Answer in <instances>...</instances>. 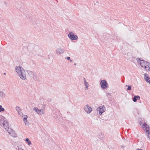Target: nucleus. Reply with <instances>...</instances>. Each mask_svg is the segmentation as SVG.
I'll use <instances>...</instances> for the list:
<instances>
[{"mask_svg": "<svg viewBox=\"0 0 150 150\" xmlns=\"http://www.w3.org/2000/svg\"><path fill=\"white\" fill-rule=\"evenodd\" d=\"M0 125L1 127L3 126L7 130L11 136L14 137H17V135L14 131L9 127L8 122L6 118L2 116L0 117Z\"/></svg>", "mask_w": 150, "mask_h": 150, "instance_id": "nucleus-1", "label": "nucleus"}, {"mask_svg": "<svg viewBox=\"0 0 150 150\" xmlns=\"http://www.w3.org/2000/svg\"><path fill=\"white\" fill-rule=\"evenodd\" d=\"M16 71L19 74L20 78L23 80H25L26 79V74L24 69L20 66L16 67Z\"/></svg>", "mask_w": 150, "mask_h": 150, "instance_id": "nucleus-2", "label": "nucleus"}, {"mask_svg": "<svg viewBox=\"0 0 150 150\" xmlns=\"http://www.w3.org/2000/svg\"><path fill=\"white\" fill-rule=\"evenodd\" d=\"M68 36L71 40H76L78 39V36L74 34L73 32L69 33L68 35Z\"/></svg>", "mask_w": 150, "mask_h": 150, "instance_id": "nucleus-3", "label": "nucleus"}, {"mask_svg": "<svg viewBox=\"0 0 150 150\" xmlns=\"http://www.w3.org/2000/svg\"><path fill=\"white\" fill-rule=\"evenodd\" d=\"M137 60L140 64L141 67H144L145 69H146L147 67L145 66V61L144 60L141 59L140 58H137Z\"/></svg>", "mask_w": 150, "mask_h": 150, "instance_id": "nucleus-4", "label": "nucleus"}, {"mask_svg": "<svg viewBox=\"0 0 150 150\" xmlns=\"http://www.w3.org/2000/svg\"><path fill=\"white\" fill-rule=\"evenodd\" d=\"M100 86L102 88L106 89L108 88V84L105 80H102L100 82Z\"/></svg>", "mask_w": 150, "mask_h": 150, "instance_id": "nucleus-5", "label": "nucleus"}, {"mask_svg": "<svg viewBox=\"0 0 150 150\" xmlns=\"http://www.w3.org/2000/svg\"><path fill=\"white\" fill-rule=\"evenodd\" d=\"M105 107L104 105H103L102 106H100L98 107L97 109V110L99 111V114L101 115L105 111Z\"/></svg>", "mask_w": 150, "mask_h": 150, "instance_id": "nucleus-6", "label": "nucleus"}, {"mask_svg": "<svg viewBox=\"0 0 150 150\" xmlns=\"http://www.w3.org/2000/svg\"><path fill=\"white\" fill-rule=\"evenodd\" d=\"M84 109L85 111L87 113H90L92 109L91 107L89 106L88 105H86L84 107Z\"/></svg>", "mask_w": 150, "mask_h": 150, "instance_id": "nucleus-7", "label": "nucleus"}, {"mask_svg": "<svg viewBox=\"0 0 150 150\" xmlns=\"http://www.w3.org/2000/svg\"><path fill=\"white\" fill-rule=\"evenodd\" d=\"M64 51V50L61 47L58 48L56 50V53L57 54H61L63 53Z\"/></svg>", "mask_w": 150, "mask_h": 150, "instance_id": "nucleus-8", "label": "nucleus"}, {"mask_svg": "<svg viewBox=\"0 0 150 150\" xmlns=\"http://www.w3.org/2000/svg\"><path fill=\"white\" fill-rule=\"evenodd\" d=\"M33 110L37 112L38 114H43L42 109L40 110L38 108L35 107L33 108Z\"/></svg>", "mask_w": 150, "mask_h": 150, "instance_id": "nucleus-9", "label": "nucleus"}, {"mask_svg": "<svg viewBox=\"0 0 150 150\" xmlns=\"http://www.w3.org/2000/svg\"><path fill=\"white\" fill-rule=\"evenodd\" d=\"M144 79H145L146 82L148 83L150 82V78L149 77L148 74L146 73L144 74Z\"/></svg>", "mask_w": 150, "mask_h": 150, "instance_id": "nucleus-10", "label": "nucleus"}, {"mask_svg": "<svg viewBox=\"0 0 150 150\" xmlns=\"http://www.w3.org/2000/svg\"><path fill=\"white\" fill-rule=\"evenodd\" d=\"M140 98V97L139 96H135L133 98L132 100L134 102H136L137 100H139Z\"/></svg>", "mask_w": 150, "mask_h": 150, "instance_id": "nucleus-11", "label": "nucleus"}, {"mask_svg": "<svg viewBox=\"0 0 150 150\" xmlns=\"http://www.w3.org/2000/svg\"><path fill=\"white\" fill-rule=\"evenodd\" d=\"M83 79L84 82V84L85 86H86V88L88 89V84L86 82L85 78L83 77Z\"/></svg>", "mask_w": 150, "mask_h": 150, "instance_id": "nucleus-12", "label": "nucleus"}, {"mask_svg": "<svg viewBox=\"0 0 150 150\" xmlns=\"http://www.w3.org/2000/svg\"><path fill=\"white\" fill-rule=\"evenodd\" d=\"M24 116L25 117L23 118V120L24 123L26 125H27V122L28 116L26 115H25Z\"/></svg>", "mask_w": 150, "mask_h": 150, "instance_id": "nucleus-13", "label": "nucleus"}, {"mask_svg": "<svg viewBox=\"0 0 150 150\" xmlns=\"http://www.w3.org/2000/svg\"><path fill=\"white\" fill-rule=\"evenodd\" d=\"M25 141L27 142L28 143V144L29 146L32 144L31 142L30 141L29 139L28 138H26L25 140Z\"/></svg>", "mask_w": 150, "mask_h": 150, "instance_id": "nucleus-14", "label": "nucleus"}, {"mask_svg": "<svg viewBox=\"0 0 150 150\" xmlns=\"http://www.w3.org/2000/svg\"><path fill=\"white\" fill-rule=\"evenodd\" d=\"M146 132L147 135L150 140V131L149 130H146Z\"/></svg>", "mask_w": 150, "mask_h": 150, "instance_id": "nucleus-15", "label": "nucleus"}, {"mask_svg": "<svg viewBox=\"0 0 150 150\" xmlns=\"http://www.w3.org/2000/svg\"><path fill=\"white\" fill-rule=\"evenodd\" d=\"M0 96L2 98H4L5 96V94L2 91L0 92Z\"/></svg>", "mask_w": 150, "mask_h": 150, "instance_id": "nucleus-16", "label": "nucleus"}, {"mask_svg": "<svg viewBox=\"0 0 150 150\" xmlns=\"http://www.w3.org/2000/svg\"><path fill=\"white\" fill-rule=\"evenodd\" d=\"M16 110L18 112V113H19V112L21 110L20 108L17 106L16 107Z\"/></svg>", "mask_w": 150, "mask_h": 150, "instance_id": "nucleus-17", "label": "nucleus"}, {"mask_svg": "<svg viewBox=\"0 0 150 150\" xmlns=\"http://www.w3.org/2000/svg\"><path fill=\"white\" fill-rule=\"evenodd\" d=\"M145 61V66H146V67L147 66L148 67H149V66L150 65V63H149V62L146 61Z\"/></svg>", "mask_w": 150, "mask_h": 150, "instance_id": "nucleus-18", "label": "nucleus"}, {"mask_svg": "<svg viewBox=\"0 0 150 150\" xmlns=\"http://www.w3.org/2000/svg\"><path fill=\"white\" fill-rule=\"evenodd\" d=\"M4 109L2 108V106L1 105H0V111H4Z\"/></svg>", "mask_w": 150, "mask_h": 150, "instance_id": "nucleus-19", "label": "nucleus"}, {"mask_svg": "<svg viewBox=\"0 0 150 150\" xmlns=\"http://www.w3.org/2000/svg\"><path fill=\"white\" fill-rule=\"evenodd\" d=\"M125 86H126V87L127 86L128 88H127V91H129V90H131V86H130L129 85H126Z\"/></svg>", "mask_w": 150, "mask_h": 150, "instance_id": "nucleus-20", "label": "nucleus"}, {"mask_svg": "<svg viewBox=\"0 0 150 150\" xmlns=\"http://www.w3.org/2000/svg\"><path fill=\"white\" fill-rule=\"evenodd\" d=\"M70 57H66L65 58L67 59L68 60H69L70 62H72V60L70 59Z\"/></svg>", "mask_w": 150, "mask_h": 150, "instance_id": "nucleus-21", "label": "nucleus"}, {"mask_svg": "<svg viewBox=\"0 0 150 150\" xmlns=\"http://www.w3.org/2000/svg\"><path fill=\"white\" fill-rule=\"evenodd\" d=\"M46 106V104H44L42 106L43 108H42L43 109V111H44L45 108Z\"/></svg>", "mask_w": 150, "mask_h": 150, "instance_id": "nucleus-22", "label": "nucleus"}, {"mask_svg": "<svg viewBox=\"0 0 150 150\" xmlns=\"http://www.w3.org/2000/svg\"><path fill=\"white\" fill-rule=\"evenodd\" d=\"M29 74H33L34 73L31 71H29Z\"/></svg>", "mask_w": 150, "mask_h": 150, "instance_id": "nucleus-23", "label": "nucleus"}, {"mask_svg": "<svg viewBox=\"0 0 150 150\" xmlns=\"http://www.w3.org/2000/svg\"><path fill=\"white\" fill-rule=\"evenodd\" d=\"M149 68V69H148V70L149 71H150V65L149 66V67H148Z\"/></svg>", "mask_w": 150, "mask_h": 150, "instance_id": "nucleus-24", "label": "nucleus"}, {"mask_svg": "<svg viewBox=\"0 0 150 150\" xmlns=\"http://www.w3.org/2000/svg\"><path fill=\"white\" fill-rule=\"evenodd\" d=\"M18 150H24L23 149H18Z\"/></svg>", "mask_w": 150, "mask_h": 150, "instance_id": "nucleus-25", "label": "nucleus"}, {"mask_svg": "<svg viewBox=\"0 0 150 150\" xmlns=\"http://www.w3.org/2000/svg\"><path fill=\"white\" fill-rule=\"evenodd\" d=\"M108 95L110 96V95H111V94L109 93H108Z\"/></svg>", "mask_w": 150, "mask_h": 150, "instance_id": "nucleus-26", "label": "nucleus"}, {"mask_svg": "<svg viewBox=\"0 0 150 150\" xmlns=\"http://www.w3.org/2000/svg\"><path fill=\"white\" fill-rule=\"evenodd\" d=\"M4 74L5 75H6V73H4Z\"/></svg>", "mask_w": 150, "mask_h": 150, "instance_id": "nucleus-27", "label": "nucleus"}, {"mask_svg": "<svg viewBox=\"0 0 150 150\" xmlns=\"http://www.w3.org/2000/svg\"><path fill=\"white\" fill-rule=\"evenodd\" d=\"M33 79H35L34 78H35V77H34V76H33Z\"/></svg>", "mask_w": 150, "mask_h": 150, "instance_id": "nucleus-28", "label": "nucleus"}, {"mask_svg": "<svg viewBox=\"0 0 150 150\" xmlns=\"http://www.w3.org/2000/svg\"><path fill=\"white\" fill-rule=\"evenodd\" d=\"M33 79H35L34 78H35V77H34V76H33Z\"/></svg>", "mask_w": 150, "mask_h": 150, "instance_id": "nucleus-29", "label": "nucleus"}, {"mask_svg": "<svg viewBox=\"0 0 150 150\" xmlns=\"http://www.w3.org/2000/svg\"><path fill=\"white\" fill-rule=\"evenodd\" d=\"M74 65H76V63H74Z\"/></svg>", "mask_w": 150, "mask_h": 150, "instance_id": "nucleus-30", "label": "nucleus"}, {"mask_svg": "<svg viewBox=\"0 0 150 150\" xmlns=\"http://www.w3.org/2000/svg\"><path fill=\"white\" fill-rule=\"evenodd\" d=\"M141 123H142V122H141V124H140V125H141Z\"/></svg>", "mask_w": 150, "mask_h": 150, "instance_id": "nucleus-31", "label": "nucleus"}]
</instances>
